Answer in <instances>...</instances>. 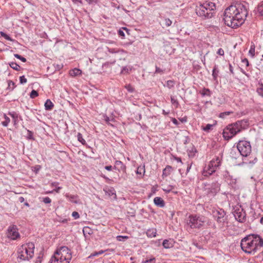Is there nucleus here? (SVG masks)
Instances as JSON below:
<instances>
[{
  "label": "nucleus",
  "instance_id": "nucleus-1",
  "mask_svg": "<svg viewBox=\"0 0 263 263\" xmlns=\"http://www.w3.org/2000/svg\"><path fill=\"white\" fill-rule=\"evenodd\" d=\"M247 15L246 7L240 3H237L226 9L223 20L228 26L236 28L243 24Z\"/></svg>",
  "mask_w": 263,
  "mask_h": 263
},
{
  "label": "nucleus",
  "instance_id": "nucleus-2",
  "mask_svg": "<svg viewBox=\"0 0 263 263\" xmlns=\"http://www.w3.org/2000/svg\"><path fill=\"white\" fill-rule=\"evenodd\" d=\"M240 247L245 253L254 255L257 252L261 251L263 238L257 234L248 235L241 239Z\"/></svg>",
  "mask_w": 263,
  "mask_h": 263
},
{
  "label": "nucleus",
  "instance_id": "nucleus-3",
  "mask_svg": "<svg viewBox=\"0 0 263 263\" xmlns=\"http://www.w3.org/2000/svg\"><path fill=\"white\" fill-rule=\"evenodd\" d=\"M215 3L207 0H198L196 3V13L202 20L210 19L215 13Z\"/></svg>",
  "mask_w": 263,
  "mask_h": 263
},
{
  "label": "nucleus",
  "instance_id": "nucleus-4",
  "mask_svg": "<svg viewBox=\"0 0 263 263\" xmlns=\"http://www.w3.org/2000/svg\"><path fill=\"white\" fill-rule=\"evenodd\" d=\"M237 148L242 157V162L238 164V165L241 166L244 163L246 164H255L257 159L255 157L253 160H249L245 161V159L243 157H247L251 154L252 148L250 142L247 141H239L237 145Z\"/></svg>",
  "mask_w": 263,
  "mask_h": 263
},
{
  "label": "nucleus",
  "instance_id": "nucleus-5",
  "mask_svg": "<svg viewBox=\"0 0 263 263\" xmlns=\"http://www.w3.org/2000/svg\"><path fill=\"white\" fill-rule=\"evenodd\" d=\"M205 217L199 214L190 215L187 219V226L191 229H199L205 223Z\"/></svg>",
  "mask_w": 263,
  "mask_h": 263
},
{
  "label": "nucleus",
  "instance_id": "nucleus-6",
  "mask_svg": "<svg viewBox=\"0 0 263 263\" xmlns=\"http://www.w3.org/2000/svg\"><path fill=\"white\" fill-rule=\"evenodd\" d=\"M249 125L247 120L238 121L235 123L229 124L223 130V132H225L226 129L229 130V132H241L242 130L246 129Z\"/></svg>",
  "mask_w": 263,
  "mask_h": 263
},
{
  "label": "nucleus",
  "instance_id": "nucleus-7",
  "mask_svg": "<svg viewBox=\"0 0 263 263\" xmlns=\"http://www.w3.org/2000/svg\"><path fill=\"white\" fill-rule=\"evenodd\" d=\"M212 214L214 219L220 226H223L227 222V218L226 213L222 209L219 208L212 211Z\"/></svg>",
  "mask_w": 263,
  "mask_h": 263
},
{
  "label": "nucleus",
  "instance_id": "nucleus-8",
  "mask_svg": "<svg viewBox=\"0 0 263 263\" xmlns=\"http://www.w3.org/2000/svg\"><path fill=\"white\" fill-rule=\"evenodd\" d=\"M54 252L56 254L59 255L60 257L63 258L67 263H69L71 260L72 255L71 250L66 246H61L57 248Z\"/></svg>",
  "mask_w": 263,
  "mask_h": 263
},
{
  "label": "nucleus",
  "instance_id": "nucleus-9",
  "mask_svg": "<svg viewBox=\"0 0 263 263\" xmlns=\"http://www.w3.org/2000/svg\"><path fill=\"white\" fill-rule=\"evenodd\" d=\"M6 235L9 239L12 240H17L21 237L18 229L15 224H11L8 228Z\"/></svg>",
  "mask_w": 263,
  "mask_h": 263
},
{
  "label": "nucleus",
  "instance_id": "nucleus-10",
  "mask_svg": "<svg viewBox=\"0 0 263 263\" xmlns=\"http://www.w3.org/2000/svg\"><path fill=\"white\" fill-rule=\"evenodd\" d=\"M220 189V184L218 182H213L210 186L205 189L207 190V195L215 196Z\"/></svg>",
  "mask_w": 263,
  "mask_h": 263
},
{
  "label": "nucleus",
  "instance_id": "nucleus-11",
  "mask_svg": "<svg viewBox=\"0 0 263 263\" xmlns=\"http://www.w3.org/2000/svg\"><path fill=\"white\" fill-rule=\"evenodd\" d=\"M234 216L237 221L239 222H243L246 220V212L241 208L236 209L234 212Z\"/></svg>",
  "mask_w": 263,
  "mask_h": 263
},
{
  "label": "nucleus",
  "instance_id": "nucleus-12",
  "mask_svg": "<svg viewBox=\"0 0 263 263\" xmlns=\"http://www.w3.org/2000/svg\"><path fill=\"white\" fill-rule=\"evenodd\" d=\"M219 153L218 155L216 156L215 159L211 161V164L215 167H219L221 165V160L222 159L223 149L222 148L219 149Z\"/></svg>",
  "mask_w": 263,
  "mask_h": 263
},
{
  "label": "nucleus",
  "instance_id": "nucleus-13",
  "mask_svg": "<svg viewBox=\"0 0 263 263\" xmlns=\"http://www.w3.org/2000/svg\"><path fill=\"white\" fill-rule=\"evenodd\" d=\"M26 245H22L18 249V250H17V254H18V256H17V258L22 260H29V257L28 256H25V254H24V249H25V247L26 246Z\"/></svg>",
  "mask_w": 263,
  "mask_h": 263
},
{
  "label": "nucleus",
  "instance_id": "nucleus-14",
  "mask_svg": "<svg viewBox=\"0 0 263 263\" xmlns=\"http://www.w3.org/2000/svg\"><path fill=\"white\" fill-rule=\"evenodd\" d=\"M217 167L212 166L211 164V162L208 166L204 168L203 174L204 176H209L211 175L213 173L216 171V169Z\"/></svg>",
  "mask_w": 263,
  "mask_h": 263
},
{
  "label": "nucleus",
  "instance_id": "nucleus-15",
  "mask_svg": "<svg viewBox=\"0 0 263 263\" xmlns=\"http://www.w3.org/2000/svg\"><path fill=\"white\" fill-rule=\"evenodd\" d=\"M114 168L118 170L120 172H125L126 171L125 165L122 162L119 160H116L115 161V164L114 166Z\"/></svg>",
  "mask_w": 263,
  "mask_h": 263
},
{
  "label": "nucleus",
  "instance_id": "nucleus-16",
  "mask_svg": "<svg viewBox=\"0 0 263 263\" xmlns=\"http://www.w3.org/2000/svg\"><path fill=\"white\" fill-rule=\"evenodd\" d=\"M50 263H67L66 261L64 260L62 257H60L59 255L54 253V254L52 256L50 260Z\"/></svg>",
  "mask_w": 263,
  "mask_h": 263
},
{
  "label": "nucleus",
  "instance_id": "nucleus-17",
  "mask_svg": "<svg viewBox=\"0 0 263 263\" xmlns=\"http://www.w3.org/2000/svg\"><path fill=\"white\" fill-rule=\"evenodd\" d=\"M65 197L66 198L68 199V200L72 203L76 204L80 203V199H79V196L77 195H71L69 194H66L65 195Z\"/></svg>",
  "mask_w": 263,
  "mask_h": 263
},
{
  "label": "nucleus",
  "instance_id": "nucleus-18",
  "mask_svg": "<svg viewBox=\"0 0 263 263\" xmlns=\"http://www.w3.org/2000/svg\"><path fill=\"white\" fill-rule=\"evenodd\" d=\"M175 241L173 239H164L162 242L163 247L165 249L173 248L174 246Z\"/></svg>",
  "mask_w": 263,
  "mask_h": 263
},
{
  "label": "nucleus",
  "instance_id": "nucleus-19",
  "mask_svg": "<svg viewBox=\"0 0 263 263\" xmlns=\"http://www.w3.org/2000/svg\"><path fill=\"white\" fill-rule=\"evenodd\" d=\"M155 204L160 208H163L165 206V202L163 199L160 197H156L154 199Z\"/></svg>",
  "mask_w": 263,
  "mask_h": 263
},
{
  "label": "nucleus",
  "instance_id": "nucleus-20",
  "mask_svg": "<svg viewBox=\"0 0 263 263\" xmlns=\"http://www.w3.org/2000/svg\"><path fill=\"white\" fill-rule=\"evenodd\" d=\"M173 171V168L171 165H166V167L162 171V177L163 178L169 176L172 171Z\"/></svg>",
  "mask_w": 263,
  "mask_h": 263
},
{
  "label": "nucleus",
  "instance_id": "nucleus-21",
  "mask_svg": "<svg viewBox=\"0 0 263 263\" xmlns=\"http://www.w3.org/2000/svg\"><path fill=\"white\" fill-rule=\"evenodd\" d=\"M219 71L218 68V65H215L212 70V77L214 81H217Z\"/></svg>",
  "mask_w": 263,
  "mask_h": 263
},
{
  "label": "nucleus",
  "instance_id": "nucleus-22",
  "mask_svg": "<svg viewBox=\"0 0 263 263\" xmlns=\"http://www.w3.org/2000/svg\"><path fill=\"white\" fill-rule=\"evenodd\" d=\"M187 152L188 156L190 158L194 157L196 154L197 153V151L194 145H192L191 148L188 149Z\"/></svg>",
  "mask_w": 263,
  "mask_h": 263
},
{
  "label": "nucleus",
  "instance_id": "nucleus-23",
  "mask_svg": "<svg viewBox=\"0 0 263 263\" xmlns=\"http://www.w3.org/2000/svg\"><path fill=\"white\" fill-rule=\"evenodd\" d=\"M147 237L152 238L156 236L157 230L156 229L152 228L147 230L146 232Z\"/></svg>",
  "mask_w": 263,
  "mask_h": 263
},
{
  "label": "nucleus",
  "instance_id": "nucleus-24",
  "mask_svg": "<svg viewBox=\"0 0 263 263\" xmlns=\"http://www.w3.org/2000/svg\"><path fill=\"white\" fill-rule=\"evenodd\" d=\"M238 133H222L223 137L226 140H229L234 137Z\"/></svg>",
  "mask_w": 263,
  "mask_h": 263
},
{
  "label": "nucleus",
  "instance_id": "nucleus-25",
  "mask_svg": "<svg viewBox=\"0 0 263 263\" xmlns=\"http://www.w3.org/2000/svg\"><path fill=\"white\" fill-rule=\"evenodd\" d=\"M107 51L111 53H120L122 54L125 53V51L123 49H120L118 48H111L107 47Z\"/></svg>",
  "mask_w": 263,
  "mask_h": 263
},
{
  "label": "nucleus",
  "instance_id": "nucleus-26",
  "mask_svg": "<svg viewBox=\"0 0 263 263\" xmlns=\"http://www.w3.org/2000/svg\"><path fill=\"white\" fill-rule=\"evenodd\" d=\"M45 108L47 110H51L52 109L54 105L50 100L47 99L44 104Z\"/></svg>",
  "mask_w": 263,
  "mask_h": 263
},
{
  "label": "nucleus",
  "instance_id": "nucleus-27",
  "mask_svg": "<svg viewBox=\"0 0 263 263\" xmlns=\"http://www.w3.org/2000/svg\"><path fill=\"white\" fill-rule=\"evenodd\" d=\"M116 61H114L112 62H106L102 65V69H105L104 72H107V70H111V65L114 64Z\"/></svg>",
  "mask_w": 263,
  "mask_h": 263
},
{
  "label": "nucleus",
  "instance_id": "nucleus-28",
  "mask_svg": "<svg viewBox=\"0 0 263 263\" xmlns=\"http://www.w3.org/2000/svg\"><path fill=\"white\" fill-rule=\"evenodd\" d=\"M81 74V70L78 68H74L69 71V74L71 77H76Z\"/></svg>",
  "mask_w": 263,
  "mask_h": 263
},
{
  "label": "nucleus",
  "instance_id": "nucleus-29",
  "mask_svg": "<svg viewBox=\"0 0 263 263\" xmlns=\"http://www.w3.org/2000/svg\"><path fill=\"white\" fill-rule=\"evenodd\" d=\"M15 87L16 85L14 82H13L12 80L8 81V87L7 88V90H9L10 91H12Z\"/></svg>",
  "mask_w": 263,
  "mask_h": 263
},
{
  "label": "nucleus",
  "instance_id": "nucleus-30",
  "mask_svg": "<svg viewBox=\"0 0 263 263\" xmlns=\"http://www.w3.org/2000/svg\"><path fill=\"white\" fill-rule=\"evenodd\" d=\"M24 253L27 255L26 256H28L29 259L32 258L34 255V252L32 250H29L26 246L25 247Z\"/></svg>",
  "mask_w": 263,
  "mask_h": 263
},
{
  "label": "nucleus",
  "instance_id": "nucleus-31",
  "mask_svg": "<svg viewBox=\"0 0 263 263\" xmlns=\"http://www.w3.org/2000/svg\"><path fill=\"white\" fill-rule=\"evenodd\" d=\"M205 223H206V225L209 227L213 228H216L215 222L212 220L208 219L206 217H205Z\"/></svg>",
  "mask_w": 263,
  "mask_h": 263
},
{
  "label": "nucleus",
  "instance_id": "nucleus-32",
  "mask_svg": "<svg viewBox=\"0 0 263 263\" xmlns=\"http://www.w3.org/2000/svg\"><path fill=\"white\" fill-rule=\"evenodd\" d=\"M230 156L232 158L237 159L238 158H241V156L240 155V153H238L237 154L236 152L234 150L232 149L230 152Z\"/></svg>",
  "mask_w": 263,
  "mask_h": 263
},
{
  "label": "nucleus",
  "instance_id": "nucleus-33",
  "mask_svg": "<svg viewBox=\"0 0 263 263\" xmlns=\"http://www.w3.org/2000/svg\"><path fill=\"white\" fill-rule=\"evenodd\" d=\"M9 65L14 70L18 71L20 69V66L15 62H11L9 63Z\"/></svg>",
  "mask_w": 263,
  "mask_h": 263
},
{
  "label": "nucleus",
  "instance_id": "nucleus-34",
  "mask_svg": "<svg viewBox=\"0 0 263 263\" xmlns=\"http://www.w3.org/2000/svg\"><path fill=\"white\" fill-rule=\"evenodd\" d=\"M255 46L254 44H252L251 45L250 49L249 51V54L253 58L255 55Z\"/></svg>",
  "mask_w": 263,
  "mask_h": 263
},
{
  "label": "nucleus",
  "instance_id": "nucleus-35",
  "mask_svg": "<svg viewBox=\"0 0 263 263\" xmlns=\"http://www.w3.org/2000/svg\"><path fill=\"white\" fill-rule=\"evenodd\" d=\"M257 11L260 15H263V1L258 4Z\"/></svg>",
  "mask_w": 263,
  "mask_h": 263
},
{
  "label": "nucleus",
  "instance_id": "nucleus-36",
  "mask_svg": "<svg viewBox=\"0 0 263 263\" xmlns=\"http://www.w3.org/2000/svg\"><path fill=\"white\" fill-rule=\"evenodd\" d=\"M211 91L209 88H204L202 90V91L201 92V94L202 96H211Z\"/></svg>",
  "mask_w": 263,
  "mask_h": 263
},
{
  "label": "nucleus",
  "instance_id": "nucleus-37",
  "mask_svg": "<svg viewBox=\"0 0 263 263\" xmlns=\"http://www.w3.org/2000/svg\"><path fill=\"white\" fill-rule=\"evenodd\" d=\"M4 118L5 119V121H2V124L3 126H7L10 122V120L5 114H4Z\"/></svg>",
  "mask_w": 263,
  "mask_h": 263
},
{
  "label": "nucleus",
  "instance_id": "nucleus-38",
  "mask_svg": "<svg viewBox=\"0 0 263 263\" xmlns=\"http://www.w3.org/2000/svg\"><path fill=\"white\" fill-rule=\"evenodd\" d=\"M77 137L78 141L80 142L83 145H85L86 144L85 140L83 138V136L80 133H78Z\"/></svg>",
  "mask_w": 263,
  "mask_h": 263
},
{
  "label": "nucleus",
  "instance_id": "nucleus-39",
  "mask_svg": "<svg viewBox=\"0 0 263 263\" xmlns=\"http://www.w3.org/2000/svg\"><path fill=\"white\" fill-rule=\"evenodd\" d=\"M175 81L174 80H168L166 82V86L170 89H171L174 87Z\"/></svg>",
  "mask_w": 263,
  "mask_h": 263
},
{
  "label": "nucleus",
  "instance_id": "nucleus-40",
  "mask_svg": "<svg viewBox=\"0 0 263 263\" xmlns=\"http://www.w3.org/2000/svg\"><path fill=\"white\" fill-rule=\"evenodd\" d=\"M117 240L119 241H124L129 238L128 236L118 235L116 237Z\"/></svg>",
  "mask_w": 263,
  "mask_h": 263
},
{
  "label": "nucleus",
  "instance_id": "nucleus-41",
  "mask_svg": "<svg viewBox=\"0 0 263 263\" xmlns=\"http://www.w3.org/2000/svg\"><path fill=\"white\" fill-rule=\"evenodd\" d=\"M233 113V111H225L219 114V117L221 118H224L226 116H229Z\"/></svg>",
  "mask_w": 263,
  "mask_h": 263
},
{
  "label": "nucleus",
  "instance_id": "nucleus-42",
  "mask_svg": "<svg viewBox=\"0 0 263 263\" xmlns=\"http://www.w3.org/2000/svg\"><path fill=\"white\" fill-rule=\"evenodd\" d=\"M104 120L106 122V123L108 124H110L111 125H112L110 122H115V120L113 118H110L109 117L105 116H104Z\"/></svg>",
  "mask_w": 263,
  "mask_h": 263
},
{
  "label": "nucleus",
  "instance_id": "nucleus-43",
  "mask_svg": "<svg viewBox=\"0 0 263 263\" xmlns=\"http://www.w3.org/2000/svg\"><path fill=\"white\" fill-rule=\"evenodd\" d=\"M0 34L4 37L6 40L10 41H13L14 40L11 39L8 34L3 31L0 32Z\"/></svg>",
  "mask_w": 263,
  "mask_h": 263
},
{
  "label": "nucleus",
  "instance_id": "nucleus-44",
  "mask_svg": "<svg viewBox=\"0 0 263 263\" xmlns=\"http://www.w3.org/2000/svg\"><path fill=\"white\" fill-rule=\"evenodd\" d=\"M33 133H27V135L24 136L26 137L28 140H35Z\"/></svg>",
  "mask_w": 263,
  "mask_h": 263
},
{
  "label": "nucleus",
  "instance_id": "nucleus-45",
  "mask_svg": "<svg viewBox=\"0 0 263 263\" xmlns=\"http://www.w3.org/2000/svg\"><path fill=\"white\" fill-rule=\"evenodd\" d=\"M171 101L172 104L175 105L176 107H178L179 104L177 99H176L174 97H171Z\"/></svg>",
  "mask_w": 263,
  "mask_h": 263
},
{
  "label": "nucleus",
  "instance_id": "nucleus-46",
  "mask_svg": "<svg viewBox=\"0 0 263 263\" xmlns=\"http://www.w3.org/2000/svg\"><path fill=\"white\" fill-rule=\"evenodd\" d=\"M25 245H26V247H27V249H29V250H30V251L32 250L34 252V245L33 243L29 242V243H27Z\"/></svg>",
  "mask_w": 263,
  "mask_h": 263
},
{
  "label": "nucleus",
  "instance_id": "nucleus-47",
  "mask_svg": "<svg viewBox=\"0 0 263 263\" xmlns=\"http://www.w3.org/2000/svg\"><path fill=\"white\" fill-rule=\"evenodd\" d=\"M142 171H143V174L145 173V166L144 165L142 167H141V166L138 167L136 173L137 174L142 175Z\"/></svg>",
  "mask_w": 263,
  "mask_h": 263
},
{
  "label": "nucleus",
  "instance_id": "nucleus-48",
  "mask_svg": "<svg viewBox=\"0 0 263 263\" xmlns=\"http://www.w3.org/2000/svg\"><path fill=\"white\" fill-rule=\"evenodd\" d=\"M38 95H39V93H38L37 91L33 89L30 92V97L32 99H34L35 97H37Z\"/></svg>",
  "mask_w": 263,
  "mask_h": 263
},
{
  "label": "nucleus",
  "instance_id": "nucleus-49",
  "mask_svg": "<svg viewBox=\"0 0 263 263\" xmlns=\"http://www.w3.org/2000/svg\"><path fill=\"white\" fill-rule=\"evenodd\" d=\"M103 251H100L99 252H96L93 253H91L88 257L89 258H93L95 256H98L99 255H101L103 253Z\"/></svg>",
  "mask_w": 263,
  "mask_h": 263
},
{
  "label": "nucleus",
  "instance_id": "nucleus-50",
  "mask_svg": "<svg viewBox=\"0 0 263 263\" xmlns=\"http://www.w3.org/2000/svg\"><path fill=\"white\" fill-rule=\"evenodd\" d=\"M214 124H206L205 126H202V129L204 130H212L213 129L212 128V127L213 126H214Z\"/></svg>",
  "mask_w": 263,
  "mask_h": 263
},
{
  "label": "nucleus",
  "instance_id": "nucleus-51",
  "mask_svg": "<svg viewBox=\"0 0 263 263\" xmlns=\"http://www.w3.org/2000/svg\"><path fill=\"white\" fill-rule=\"evenodd\" d=\"M261 87L258 88L257 89V92L259 95L263 97V84L261 83L260 84Z\"/></svg>",
  "mask_w": 263,
  "mask_h": 263
},
{
  "label": "nucleus",
  "instance_id": "nucleus-52",
  "mask_svg": "<svg viewBox=\"0 0 263 263\" xmlns=\"http://www.w3.org/2000/svg\"><path fill=\"white\" fill-rule=\"evenodd\" d=\"M125 87L129 92H133L134 91V88L130 84L125 85Z\"/></svg>",
  "mask_w": 263,
  "mask_h": 263
},
{
  "label": "nucleus",
  "instance_id": "nucleus-53",
  "mask_svg": "<svg viewBox=\"0 0 263 263\" xmlns=\"http://www.w3.org/2000/svg\"><path fill=\"white\" fill-rule=\"evenodd\" d=\"M14 57L15 58H16L17 59H20L21 61H22V62H26V58L23 57L22 56H21V55L20 54H14Z\"/></svg>",
  "mask_w": 263,
  "mask_h": 263
},
{
  "label": "nucleus",
  "instance_id": "nucleus-54",
  "mask_svg": "<svg viewBox=\"0 0 263 263\" xmlns=\"http://www.w3.org/2000/svg\"><path fill=\"white\" fill-rule=\"evenodd\" d=\"M42 201L44 202L45 204H49L51 203V200L49 197H45L43 198Z\"/></svg>",
  "mask_w": 263,
  "mask_h": 263
},
{
  "label": "nucleus",
  "instance_id": "nucleus-55",
  "mask_svg": "<svg viewBox=\"0 0 263 263\" xmlns=\"http://www.w3.org/2000/svg\"><path fill=\"white\" fill-rule=\"evenodd\" d=\"M9 115H10L13 119L15 120L17 118V114L16 112L13 111V112H9Z\"/></svg>",
  "mask_w": 263,
  "mask_h": 263
},
{
  "label": "nucleus",
  "instance_id": "nucleus-56",
  "mask_svg": "<svg viewBox=\"0 0 263 263\" xmlns=\"http://www.w3.org/2000/svg\"><path fill=\"white\" fill-rule=\"evenodd\" d=\"M172 22L169 18L164 19V24L165 26L169 27L171 25Z\"/></svg>",
  "mask_w": 263,
  "mask_h": 263
},
{
  "label": "nucleus",
  "instance_id": "nucleus-57",
  "mask_svg": "<svg viewBox=\"0 0 263 263\" xmlns=\"http://www.w3.org/2000/svg\"><path fill=\"white\" fill-rule=\"evenodd\" d=\"M20 82L21 84H24L27 82V79L25 78L24 76L20 77Z\"/></svg>",
  "mask_w": 263,
  "mask_h": 263
},
{
  "label": "nucleus",
  "instance_id": "nucleus-58",
  "mask_svg": "<svg viewBox=\"0 0 263 263\" xmlns=\"http://www.w3.org/2000/svg\"><path fill=\"white\" fill-rule=\"evenodd\" d=\"M182 141L184 144H186L190 142V138L188 136H184Z\"/></svg>",
  "mask_w": 263,
  "mask_h": 263
},
{
  "label": "nucleus",
  "instance_id": "nucleus-59",
  "mask_svg": "<svg viewBox=\"0 0 263 263\" xmlns=\"http://www.w3.org/2000/svg\"><path fill=\"white\" fill-rule=\"evenodd\" d=\"M72 216L75 219H78L80 217V215L77 212H73L72 213Z\"/></svg>",
  "mask_w": 263,
  "mask_h": 263
},
{
  "label": "nucleus",
  "instance_id": "nucleus-60",
  "mask_svg": "<svg viewBox=\"0 0 263 263\" xmlns=\"http://www.w3.org/2000/svg\"><path fill=\"white\" fill-rule=\"evenodd\" d=\"M128 71H129V70L127 68V67L125 66L122 68L121 71V73H122V74L128 73Z\"/></svg>",
  "mask_w": 263,
  "mask_h": 263
},
{
  "label": "nucleus",
  "instance_id": "nucleus-61",
  "mask_svg": "<svg viewBox=\"0 0 263 263\" xmlns=\"http://www.w3.org/2000/svg\"><path fill=\"white\" fill-rule=\"evenodd\" d=\"M106 192L108 194L109 196H111L112 195H115V196L116 195V193L114 192V190L112 188L108 189V191H106Z\"/></svg>",
  "mask_w": 263,
  "mask_h": 263
},
{
  "label": "nucleus",
  "instance_id": "nucleus-62",
  "mask_svg": "<svg viewBox=\"0 0 263 263\" xmlns=\"http://www.w3.org/2000/svg\"><path fill=\"white\" fill-rule=\"evenodd\" d=\"M164 70L160 68L159 67H158L157 66H156V70L155 73H159L160 74L163 73Z\"/></svg>",
  "mask_w": 263,
  "mask_h": 263
},
{
  "label": "nucleus",
  "instance_id": "nucleus-63",
  "mask_svg": "<svg viewBox=\"0 0 263 263\" xmlns=\"http://www.w3.org/2000/svg\"><path fill=\"white\" fill-rule=\"evenodd\" d=\"M118 34L120 36L122 37V38H123L125 36L124 31L121 29L118 30Z\"/></svg>",
  "mask_w": 263,
  "mask_h": 263
},
{
  "label": "nucleus",
  "instance_id": "nucleus-64",
  "mask_svg": "<svg viewBox=\"0 0 263 263\" xmlns=\"http://www.w3.org/2000/svg\"><path fill=\"white\" fill-rule=\"evenodd\" d=\"M217 53L220 55H223L224 52V50L222 48H219L218 50Z\"/></svg>",
  "mask_w": 263,
  "mask_h": 263
}]
</instances>
